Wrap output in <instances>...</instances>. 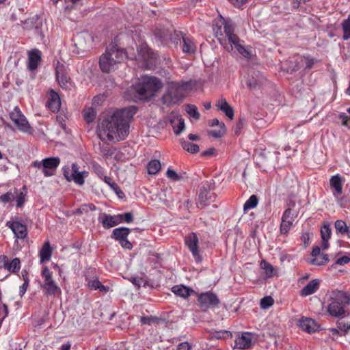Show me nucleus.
<instances>
[{
	"instance_id": "1",
	"label": "nucleus",
	"mask_w": 350,
	"mask_h": 350,
	"mask_svg": "<svg viewBox=\"0 0 350 350\" xmlns=\"http://www.w3.org/2000/svg\"><path fill=\"white\" fill-rule=\"evenodd\" d=\"M137 109L131 106L109 111L100 120L97 132L102 141L120 142L129 135L130 122Z\"/></svg>"
},
{
	"instance_id": "2",
	"label": "nucleus",
	"mask_w": 350,
	"mask_h": 350,
	"mask_svg": "<svg viewBox=\"0 0 350 350\" xmlns=\"http://www.w3.org/2000/svg\"><path fill=\"white\" fill-rule=\"evenodd\" d=\"M213 29L221 44H226V40H228L230 45L226 46L227 51H232L234 46L243 57L247 58L250 57V51L241 43L239 36L234 33V25L230 19H225L219 15L213 21Z\"/></svg>"
},
{
	"instance_id": "3",
	"label": "nucleus",
	"mask_w": 350,
	"mask_h": 350,
	"mask_svg": "<svg viewBox=\"0 0 350 350\" xmlns=\"http://www.w3.org/2000/svg\"><path fill=\"white\" fill-rule=\"evenodd\" d=\"M161 98L163 105L170 107L179 105L193 88L191 81H167Z\"/></svg>"
},
{
	"instance_id": "4",
	"label": "nucleus",
	"mask_w": 350,
	"mask_h": 350,
	"mask_svg": "<svg viewBox=\"0 0 350 350\" xmlns=\"http://www.w3.org/2000/svg\"><path fill=\"white\" fill-rule=\"evenodd\" d=\"M126 57V51L116 45H109L107 47L105 53L99 59V66L102 72H110L116 68Z\"/></svg>"
},
{
	"instance_id": "5",
	"label": "nucleus",
	"mask_w": 350,
	"mask_h": 350,
	"mask_svg": "<svg viewBox=\"0 0 350 350\" xmlns=\"http://www.w3.org/2000/svg\"><path fill=\"white\" fill-rule=\"evenodd\" d=\"M350 304V295L344 291H338L331 297L327 306L328 314L336 318H343L349 315L346 308Z\"/></svg>"
},
{
	"instance_id": "6",
	"label": "nucleus",
	"mask_w": 350,
	"mask_h": 350,
	"mask_svg": "<svg viewBox=\"0 0 350 350\" xmlns=\"http://www.w3.org/2000/svg\"><path fill=\"white\" fill-rule=\"evenodd\" d=\"M162 87L163 84L158 78L146 76L136 85L135 89L139 98L144 100L154 96Z\"/></svg>"
},
{
	"instance_id": "7",
	"label": "nucleus",
	"mask_w": 350,
	"mask_h": 350,
	"mask_svg": "<svg viewBox=\"0 0 350 350\" xmlns=\"http://www.w3.org/2000/svg\"><path fill=\"white\" fill-rule=\"evenodd\" d=\"M41 277L43 279V283L40 286L45 296L55 297L61 295L62 290L53 280V272L46 266L42 267Z\"/></svg>"
},
{
	"instance_id": "8",
	"label": "nucleus",
	"mask_w": 350,
	"mask_h": 350,
	"mask_svg": "<svg viewBox=\"0 0 350 350\" xmlns=\"http://www.w3.org/2000/svg\"><path fill=\"white\" fill-rule=\"evenodd\" d=\"M55 76L59 86L64 90H70L73 87L68 71V68L63 64L57 62L55 68Z\"/></svg>"
},
{
	"instance_id": "9",
	"label": "nucleus",
	"mask_w": 350,
	"mask_h": 350,
	"mask_svg": "<svg viewBox=\"0 0 350 350\" xmlns=\"http://www.w3.org/2000/svg\"><path fill=\"white\" fill-rule=\"evenodd\" d=\"M198 301L203 311L217 307L220 302L217 295L211 291L198 294Z\"/></svg>"
},
{
	"instance_id": "10",
	"label": "nucleus",
	"mask_w": 350,
	"mask_h": 350,
	"mask_svg": "<svg viewBox=\"0 0 350 350\" xmlns=\"http://www.w3.org/2000/svg\"><path fill=\"white\" fill-rule=\"evenodd\" d=\"M10 117L20 131L25 133L31 131V126L18 107H16L10 113Z\"/></svg>"
},
{
	"instance_id": "11",
	"label": "nucleus",
	"mask_w": 350,
	"mask_h": 350,
	"mask_svg": "<svg viewBox=\"0 0 350 350\" xmlns=\"http://www.w3.org/2000/svg\"><path fill=\"white\" fill-rule=\"evenodd\" d=\"M139 56L146 62V67L151 69L155 66L157 62V54L152 51L146 44H142L139 50Z\"/></svg>"
},
{
	"instance_id": "12",
	"label": "nucleus",
	"mask_w": 350,
	"mask_h": 350,
	"mask_svg": "<svg viewBox=\"0 0 350 350\" xmlns=\"http://www.w3.org/2000/svg\"><path fill=\"white\" fill-rule=\"evenodd\" d=\"M5 226L12 230L17 239H25L27 237V228L24 224L18 221H8Z\"/></svg>"
},
{
	"instance_id": "13",
	"label": "nucleus",
	"mask_w": 350,
	"mask_h": 350,
	"mask_svg": "<svg viewBox=\"0 0 350 350\" xmlns=\"http://www.w3.org/2000/svg\"><path fill=\"white\" fill-rule=\"evenodd\" d=\"M215 195L204 186H202L198 194L197 199V206L202 208L208 205L211 202L215 201Z\"/></svg>"
},
{
	"instance_id": "14",
	"label": "nucleus",
	"mask_w": 350,
	"mask_h": 350,
	"mask_svg": "<svg viewBox=\"0 0 350 350\" xmlns=\"http://www.w3.org/2000/svg\"><path fill=\"white\" fill-rule=\"evenodd\" d=\"M0 268L4 269L10 273H17L21 269V261L18 258L10 260L5 255L0 256Z\"/></svg>"
},
{
	"instance_id": "15",
	"label": "nucleus",
	"mask_w": 350,
	"mask_h": 350,
	"mask_svg": "<svg viewBox=\"0 0 350 350\" xmlns=\"http://www.w3.org/2000/svg\"><path fill=\"white\" fill-rule=\"evenodd\" d=\"M60 164L59 157H49L42 160V172L46 177L54 175L57 167Z\"/></svg>"
},
{
	"instance_id": "16",
	"label": "nucleus",
	"mask_w": 350,
	"mask_h": 350,
	"mask_svg": "<svg viewBox=\"0 0 350 350\" xmlns=\"http://www.w3.org/2000/svg\"><path fill=\"white\" fill-rule=\"evenodd\" d=\"M198 237L194 232H191L185 238V243L189 250L191 252L193 256L196 260L200 258L198 250Z\"/></svg>"
},
{
	"instance_id": "17",
	"label": "nucleus",
	"mask_w": 350,
	"mask_h": 350,
	"mask_svg": "<svg viewBox=\"0 0 350 350\" xmlns=\"http://www.w3.org/2000/svg\"><path fill=\"white\" fill-rule=\"evenodd\" d=\"M254 334L252 332H245L236 338V347L240 349H249L252 345Z\"/></svg>"
},
{
	"instance_id": "18",
	"label": "nucleus",
	"mask_w": 350,
	"mask_h": 350,
	"mask_svg": "<svg viewBox=\"0 0 350 350\" xmlns=\"http://www.w3.org/2000/svg\"><path fill=\"white\" fill-rule=\"evenodd\" d=\"M98 220L106 229H109L122 223L120 216H118L117 215H110L106 213H103L100 215Z\"/></svg>"
},
{
	"instance_id": "19",
	"label": "nucleus",
	"mask_w": 350,
	"mask_h": 350,
	"mask_svg": "<svg viewBox=\"0 0 350 350\" xmlns=\"http://www.w3.org/2000/svg\"><path fill=\"white\" fill-rule=\"evenodd\" d=\"M297 325L308 333L315 332L319 329L317 323L310 318L302 317L298 321Z\"/></svg>"
},
{
	"instance_id": "20",
	"label": "nucleus",
	"mask_w": 350,
	"mask_h": 350,
	"mask_svg": "<svg viewBox=\"0 0 350 350\" xmlns=\"http://www.w3.org/2000/svg\"><path fill=\"white\" fill-rule=\"evenodd\" d=\"M49 100L47 105L49 109L53 112H57L61 107V99L59 94L53 90L48 92Z\"/></svg>"
},
{
	"instance_id": "21",
	"label": "nucleus",
	"mask_w": 350,
	"mask_h": 350,
	"mask_svg": "<svg viewBox=\"0 0 350 350\" xmlns=\"http://www.w3.org/2000/svg\"><path fill=\"white\" fill-rule=\"evenodd\" d=\"M41 51L38 49H33L29 53L28 68L30 70H36L41 62Z\"/></svg>"
},
{
	"instance_id": "22",
	"label": "nucleus",
	"mask_w": 350,
	"mask_h": 350,
	"mask_svg": "<svg viewBox=\"0 0 350 350\" xmlns=\"http://www.w3.org/2000/svg\"><path fill=\"white\" fill-rule=\"evenodd\" d=\"M331 234L332 230L330 228V225L329 224H323V226L321 228V237L322 239L321 248L323 250L328 249L329 246L328 241L331 237Z\"/></svg>"
},
{
	"instance_id": "23",
	"label": "nucleus",
	"mask_w": 350,
	"mask_h": 350,
	"mask_svg": "<svg viewBox=\"0 0 350 350\" xmlns=\"http://www.w3.org/2000/svg\"><path fill=\"white\" fill-rule=\"evenodd\" d=\"M319 280L314 279L301 290L300 295L302 297L310 295L319 289Z\"/></svg>"
},
{
	"instance_id": "24",
	"label": "nucleus",
	"mask_w": 350,
	"mask_h": 350,
	"mask_svg": "<svg viewBox=\"0 0 350 350\" xmlns=\"http://www.w3.org/2000/svg\"><path fill=\"white\" fill-rule=\"evenodd\" d=\"M183 46L182 50L186 53H194L196 50V44H194L193 39L188 36H183L182 37Z\"/></svg>"
},
{
	"instance_id": "25",
	"label": "nucleus",
	"mask_w": 350,
	"mask_h": 350,
	"mask_svg": "<svg viewBox=\"0 0 350 350\" xmlns=\"http://www.w3.org/2000/svg\"><path fill=\"white\" fill-rule=\"evenodd\" d=\"M217 107L225 113L226 116L232 120L234 117V111L232 107L228 103L225 98H220L217 103Z\"/></svg>"
},
{
	"instance_id": "26",
	"label": "nucleus",
	"mask_w": 350,
	"mask_h": 350,
	"mask_svg": "<svg viewBox=\"0 0 350 350\" xmlns=\"http://www.w3.org/2000/svg\"><path fill=\"white\" fill-rule=\"evenodd\" d=\"M79 165L73 163L71 165V176L70 181L73 180L78 185H83L85 183V180L83 179V177L79 170Z\"/></svg>"
},
{
	"instance_id": "27",
	"label": "nucleus",
	"mask_w": 350,
	"mask_h": 350,
	"mask_svg": "<svg viewBox=\"0 0 350 350\" xmlns=\"http://www.w3.org/2000/svg\"><path fill=\"white\" fill-rule=\"evenodd\" d=\"M330 186L335 190V193L340 195L342 193V180L340 175L336 174L332 176L329 180Z\"/></svg>"
},
{
	"instance_id": "28",
	"label": "nucleus",
	"mask_w": 350,
	"mask_h": 350,
	"mask_svg": "<svg viewBox=\"0 0 350 350\" xmlns=\"http://www.w3.org/2000/svg\"><path fill=\"white\" fill-rule=\"evenodd\" d=\"M171 290L175 295L183 298H187L190 296L191 293L193 292L191 288L184 285H175Z\"/></svg>"
},
{
	"instance_id": "29",
	"label": "nucleus",
	"mask_w": 350,
	"mask_h": 350,
	"mask_svg": "<svg viewBox=\"0 0 350 350\" xmlns=\"http://www.w3.org/2000/svg\"><path fill=\"white\" fill-rule=\"evenodd\" d=\"M130 232H131L130 229L128 228H125V227L115 228L113 230L111 237L118 241H120L127 238Z\"/></svg>"
},
{
	"instance_id": "30",
	"label": "nucleus",
	"mask_w": 350,
	"mask_h": 350,
	"mask_svg": "<svg viewBox=\"0 0 350 350\" xmlns=\"http://www.w3.org/2000/svg\"><path fill=\"white\" fill-rule=\"evenodd\" d=\"M52 256V249L50 246L49 241L44 243L40 251V257L42 262L49 261Z\"/></svg>"
},
{
	"instance_id": "31",
	"label": "nucleus",
	"mask_w": 350,
	"mask_h": 350,
	"mask_svg": "<svg viewBox=\"0 0 350 350\" xmlns=\"http://www.w3.org/2000/svg\"><path fill=\"white\" fill-rule=\"evenodd\" d=\"M154 35L162 44L170 38L169 31L163 27H156L154 31Z\"/></svg>"
},
{
	"instance_id": "32",
	"label": "nucleus",
	"mask_w": 350,
	"mask_h": 350,
	"mask_svg": "<svg viewBox=\"0 0 350 350\" xmlns=\"http://www.w3.org/2000/svg\"><path fill=\"white\" fill-rule=\"evenodd\" d=\"M337 234H347L350 237V228L343 220H336L334 224Z\"/></svg>"
},
{
	"instance_id": "33",
	"label": "nucleus",
	"mask_w": 350,
	"mask_h": 350,
	"mask_svg": "<svg viewBox=\"0 0 350 350\" xmlns=\"http://www.w3.org/2000/svg\"><path fill=\"white\" fill-rule=\"evenodd\" d=\"M102 180L108 185L110 188L119 196L122 197V196H124L123 191L121 190L120 187L113 181L112 178L105 176H104Z\"/></svg>"
},
{
	"instance_id": "34",
	"label": "nucleus",
	"mask_w": 350,
	"mask_h": 350,
	"mask_svg": "<svg viewBox=\"0 0 350 350\" xmlns=\"http://www.w3.org/2000/svg\"><path fill=\"white\" fill-rule=\"evenodd\" d=\"M180 145L182 148L187 151L189 153L195 154L199 152L200 148L199 146L195 144H192L188 141H186L183 139L180 140Z\"/></svg>"
},
{
	"instance_id": "35",
	"label": "nucleus",
	"mask_w": 350,
	"mask_h": 350,
	"mask_svg": "<svg viewBox=\"0 0 350 350\" xmlns=\"http://www.w3.org/2000/svg\"><path fill=\"white\" fill-rule=\"evenodd\" d=\"M27 191L25 186H23L21 189V191L18 192L17 191V194L15 196V200L16 201V206L22 207L25 204L26 202V196H27Z\"/></svg>"
},
{
	"instance_id": "36",
	"label": "nucleus",
	"mask_w": 350,
	"mask_h": 350,
	"mask_svg": "<svg viewBox=\"0 0 350 350\" xmlns=\"http://www.w3.org/2000/svg\"><path fill=\"white\" fill-rule=\"evenodd\" d=\"M161 165L159 160H151L147 165L148 173L149 174H156L161 170Z\"/></svg>"
},
{
	"instance_id": "37",
	"label": "nucleus",
	"mask_w": 350,
	"mask_h": 350,
	"mask_svg": "<svg viewBox=\"0 0 350 350\" xmlns=\"http://www.w3.org/2000/svg\"><path fill=\"white\" fill-rule=\"evenodd\" d=\"M88 286L92 290H99L100 292H107L108 288L104 286L98 280L88 281Z\"/></svg>"
},
{
	"instance_id": "38",
	"label": "nucleus",
	"mask_w": 350,
	"mask_h": 350,
	"mask_svg": "<svg viewBox=\"0 0 350 350\" xmlns=\"http://www.w3.org/2000/svg\"><path fill=\"white\" fill-rule=\"evenodd\" d=\"M341 27L343 31L342 39L344 40L350 39V14L347 18L342 22Z\"/></svg>"
},
{
	"instance_id": "39",
	"label": "nucleus",
	"mask_w": 350,
	"mask_h": 350,
	"mask_svg": "<svg viewBox=\"0 0 350 350\" xmlns=\"http://www.w3.org/2000/svg\"><path fill=\"white\" fill-rule=\"evenodd\" d=\"M258 203V198L256 195H252L243 205V211L247 213L249 210L255 208Z\"/></svg>"
},
{
	"instance_id": "40",
	"label": "nucleus",
	"mask_w": 350,
	"mask_h": 350,
	"mask_svg": "<svg viewBox=\"0 0 350 350\" xmlns=\"http://www.w3.org/2000/svg\"><path fill=\"white\" fill-rule=\"evenodd\" d=\"M328 261V256L325 254H321L319 256L311 258L309 262L311 265L321 266L325 265Z\"/></svg>"
},
{
	"instance_id": "41",
	"label": "nucleus",
	"mask_w": 350,
	"mask_h": 350,
	"mask_svg": "<svg viewBox=\"0 0 350 350\" xmlns=\"http://www.w3.org/2000/svg\"><path fill=\"white\" fill-rule=\"evenodd\" d=\"M16 194H17V189H10L5 193L0 196V202L4 204L10 202L14 200Z\"/></svg>"
},
{
	"instance_id": "42",
	"label": "nucleus",
	"mask_w": 350,
	"mask_h": 350,
	"mask_svg": "<svg viewBox=\"0 0 350 350\" xmlns=\"http://www.w3.org/2000/svg\"><path fill=\"white\" fill-rule=\"evenodd\" d=\"M96 116V111L92 107L88 108L83 111V117L88 123L92 122L94 120Z\"/></svg>"
},
{
	"instance_id": "43",
	"label": "nucleus",
	"mask_w": 350,
	"mask_h": 350,
	"mask_svg": "<svg viewBox=\"0 0 350 350\" xmlns=\"http://www.w3.org/2000/svg\"><path fill=\"white\" fill-rule=\"evenodd\" d=\"M297 216V214L295 213L291 208H286L282 214V220L292 221L293 223L295 219Z\"/></svg>"
},
{
	"instance_id": "44",
	"label": "nucleus",
	"mask_w": 350,
	"mask_h": 350,
	"mask_svg": "<svg viewBox=\"0 0 350 350\" xmlns=\"http://www.w3.org/2000/svg\"><path fill=\"white\" fill-rule=\"evenodd\" d=\"M260 267L265 270L267 278H271L273 275L274 268L270 263L262 260L260 263Z\"/></svg>"
},
{
	"instance_id": "45",
	"label": "nucleus",
	"mask_w": 350,
	"mask_h": 350,
	"mask_svg": "<svg viewBox=\"0 0 350 350\" xmlns=\"http://www.w3.org/2000/svg\"><path fill=\"white\" fill-rule=\"evenodd\" d=\"M226 133L225 124L221 123V127L218 129H213L208 131V135H211L215 138H219L222 137Z\"/></svg>"
},
{
	"instance_id": "46",
	"label": "nucleus",
	"mask_w": 350,
	"mask_h": 350,
	"mask_svg": "<svg viewBox=\"0 0 350 350\" xmlns=\"http://www.w3.org/2000/svg\"><path fill=\"white\" fill-rule=\"evenodd\" d=\"M92 171L100 178L102 179L104 176H105V169L99 165L98 163L94 162L92 165Z\"/></svg>"
},
{
	"instance_id": "47",
	"label": "nucleus",
	"mask_w": 350,
	"mask_h": 350,
	"mask_svg": "<svg viewBox=\"0 0 350 350\" xmlns=\"http://www.w3.org/2000/svg\"><path fill=\"white\" fill-rule=\"evenodd\" d=\"M186 111L196 120H198L200 118V113L195 105L191 104L187 105L186 106Z\"/></svg>"
},
{
	"instance_id": "48",
	"label": "nucleus",
	"mask_w": 350,
	"mask_h": 350,
	"mask_svg": "<svg viewBox=\"0 0 350 350\" xmlns=\"http://www.w3.org/2000/svg\"><path fill=\"white\" fill-rule=\"evenodd\" d=\"M274 303L273 299L271 296H265L260 300V307L263 309H267L271 306Z\"/></svg>"
},
{
	"instance_id": "49",
	"label": "nucleus",
	"mask_w": 350,
	"mask_h": 350,
	"mask_svg": "<svg viewBox=\"0 0 350 350\" xmlns=\"http://www.w3.org/2000/svg\"><path fill=\"white\" fill-rule=\"evenodd\" d=\"M292 221H283L282 220L280 231L282 234H287L293 226Z\"/></svg>"
},
{
	"instance_id": "50",
	"label": "nucleus",
	"mask_w": 350,
	"mask_h": 350,
	"mask_svg": "<svg viewBox=\"0 0 350 350\" xmlns=\"http://www.w3.org/2000/svg\"><path fill=\"white\" fill-rule=\"evenodd\" d=\"M336 325L337 328L343 332L345 334L350 330V323H345V321H338Z\"/></svg>"
},
{
	"instance_id": "51",
	"label": "nucleus",
	"mask_w": 350,
	"mask_h": 350,
	"mask_svg": "<svg viewBox=\"0 0 350 350\" xmlns=\"http://www.w3.org/2000/svg\"><path fill=\"white\" fill-rule=\"evenodd\" d=\"M166 176L169 179L173 181L179 180L181 178V176L179 174H178L174 170L171 169H167L166 172Z\"/></svg>"
},
{
	"instance_id": "52",
	"label": "nucleus",
	"mask_w": 350,
	"mask_h": 350,
	"mask_svg": "<svg viewBox=\"0 0 350 350\" xmlns=\"http://www.w3.org/2000/svg\"><path fill=\"white\" fill-rule=\"evenodd\" d=\"M306 67L308 69H311L314 65L317 62V59L310 56L304 57Z\"/></svg>"
},
{
	"instance_id": "53",
	"label": "nucleus",
	"mask_w": 350,
	"mask_h": 350,
	"mask_svg": "<svg viewBox=\"0 0 350 350\" xmlns=\"http://www.w3.org/2000/svg\"><path fill=\"white\" fill-rule=\"evenodd\" d=\"M117 215L121 217L122 222L125 221L126 223H131L133 221V215L130 212L125 213L124 214H119Z\"/></svg>"
},
{
	"instance_id": "54",
	"label": "nucleus",
	"mask_w": 350,
	"mask_h": 350,
	"mask_svg": "<svg viewBox=\"0 0 350 350\" xmlns=\"http://www.w3.org/2000/svg\"><path fill=\"white\" fill-rule=\"evenodd\" d=\"M245 120L244 118H239V121L237 122L234 126V133L236 135H239L241 130L243 129L245 124Z\"/></svg>"
},
{
	"instance_id": "55",
	"label": "nucleus",
	"mask_w": 350,
	"mask_h": 350,
	"mask_svg": "<svg viewBox=\"0 0 350 350\" xmlns=\"http://www.w3.org/2000/svg\"><path fill=\"white\" fill-rule=\"evenodd\" d=\"M339 119L342 122L343 126H349V117L345 113H340L338 116Z\"/></svg>"
},
{
	"instance_id": "56",
	"label": "nucleus",
	"mask_w": 350,
	"mask_h": 350,
	"mask_svg": "<svg viewBox=\"0 0 350 350\" xmlns=\"http://www.w3.org/2000/svg\"><path fill=\"white\" fill-rule=\"evenodd\" d=\"M129 280L135 286L139 287L144 283V280L142 278L139 276H133Z\"/></svg>"
},
{
	"instance_id": "57",
	"label": "nucleus",
	"mask_w": 350,
	"mask_h": 350,
	"mask_svg": "<svg viewBox=\"0 0 350 350\" xmlns=\"http://www.w3.org/2000/svg\"><path fill=\"white\" fill-rule=\"evenodd\" d=\"M349 262H350V257L348 256H343L342 257L338 258L336 260V264L340 265H344L345 264L349 263Z\"/></svg>"
},
{
	"instance_id": "58",
	"label": "nucleus",
	"mask_w": 350,
	"mask_h": 350,
	"mask_svg": "<svg viewBox=\"0 0 350 350\" xmlns=\"http://www.w3.org/2000/svg\"><path fill=\"white\" fill-rule=\"evenodd\" d=\"M28 286H29L28 278H24V283L20 286V290H19V293H20L21 296H23L25 293Z\"/></svg>"
},
{
	"instance_id": "59",
	"label": "nucleus",
	"mask_w": 350,
	"mask_h": 350,
	"mask_svg": "<svg viewBox=\"0 0 350 350\" xmlns=\"http://www.w3.org/2000/svg\"><path fill=\"white\" fill-rule=\"evenodd\" d=\"M121 246L126 250H131L133 248L132 243L128 240L127 238L119 241Z\"/></svg>"
},
{
	"instance_id": "60",
	"label": "nucleus",
	"mask_w": 350,
	"mask_h": 350,
	"mask_svg": "<svg viewBox=\"0 0 350 350\" xmlns=\"http://www.w3.org/2000/svg\"><path fill=\"white\" fill-rule=\"evenodd\" d=\"M62 171H63L64 176L65 177L66 180H68V182H70V177H72V176H71V172H70L71 170L70 169V167L68 166H64L62 168Z\"/></svg>"
},
{
	"instance_id": "61",
	"label": "nucleus",
	"mask_w": 350,
	"mask_h": 350,
	"mask_svg": "<svg viewBox=\"0 0 350 350\" xmlns=\"http://www.w3.org/2000/svg\"><path fill=\"white\" fill-rule=\"evenodd\" d=\"M185 128V123L183 119L178 120L177 129L174 131L176 135H179Z\"/></svg>"
},
{
	"instance_id": "62",
	"label": "nucleus",
	"mask_w": 350,
	"mask_h": 350,
	"mask_svg": "<svg viewBox=\"0 0 350 350\" xmlns=\"http://www.w3.org/2000/svg\"><path fill=\"white\" fill-rule=\"evenodd\" d=\"M154 317L150 316H147V317H142L141 319H140V321L143 324H148V325H150L151 323H152L154 322Z\"/></svg>"
},
{
	"instance_id": "63",
	"label": "nucleus",
	"mask_w": 350,
	"mask_h": 350,
	"mask_svg": "<svg viewBox=\"0 0 350 350\" xmlns=\"http://www.w3.org/2000/svg\"><path fill=\"white\" fill-rule=\"evenodd\" d=\"M234 6L241 8L245 4L248 0H228Z\"/></svg>"
},
{
	"instance_id": "64",
	"label": "nucleus",
	"mask_w": 350,
	"mask_h": 350,
	"mask_svg": "<svg viewBox=\"0 0 350 350\" xmlns=\"http://www.w3.org/2000/svg\"><path fill=\"white\" fill-rule=\"evenodd\" d=\"M177 350H191V346L187 342H182L178 345Z\"/></svg>"
}]
</instances>
